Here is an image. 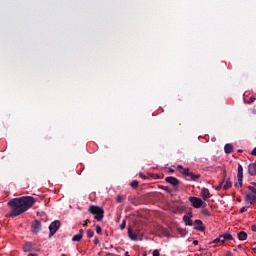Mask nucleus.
Returning <instances> with one entry per match:
<instances>
[{
  "label": "nucleus",
  "instance_id": "obj_1",
  "mask_svg": "<svg viewBox=\"0 0 256 256\" xmlns=\"http://www.w3.org/2000/svg\"><path fill=\"white\" fill-rule=\"evenodd\" d=\"M11 212L6 217H19L26 211H29L33 205H35V198L33 196H22L19 198H13L7 203Z\"/></svg>",
  "mask_w": 256,
  "mask_h": 256
},
{
  "label": "nucleus",
  "instance_id": "obj_2",
  "mask_svg": "<svg viewBox=\"0 0 256 256\" xmlns=\"http://www.w3.org/2000/svg\"><path fill=\"white\" fill-rule=\"evenodd\" d=\"M88 211L91 215H94V219H96V221H103V217L105 215L103 208L92 205L89 207Z\"/></svg>",
  "mask_w": 256,
  "mask_h": 256
},
{
  "label": "nucleus",
  "instance_id": "obj_3",
  "mask_svg": "<svg viewBox=\"0 0 256 256\" xmlns=\"http://www.w3.org/2000/svg\"><path fill=\"white\" fill-rule=\"evenodd\" d=\"M189 201L192 205V207H194V209H201V207H203V200H201V198H197V197H189Z\"/></svg>",
  "mask_w": 256,
  "mask_h": 256
},
{
  "label": "nucleus",
  "instance_id": "obj_4",
  "mask_svg": "<svg viewBox=\"0 0 256 256\" xmlns=\"http://www.w3.org/2000/svg\"><path fill=\"white\" fill-rule=\"evenodd\" d=\"M59 227H61V222H59V220H55L50 224L49 226L50 237L57 233V231L59 230Z\"/></svg>",
  "mask_w": 256,
  "mask_h": 256
},
{
  "label": "nucleus",
  "instance_id": "obj_5",
  "mask_svg": "<svg viewBox=\"0 0 256 256\" xmlns=\"http://www.w3.org/2000/svg\"><path fill=\"white\" fill-rule=\"evenodd\" d=\"M245 203L246 205H253V203H256V194L248 192L245 196Z\"/></svg>",
  "mask_w": 256,
  "mask_h": 256
},
{
  "label": "nucleus",
  "instance_id": "obj_6",
  "mask_svg": "<svg viewBox=\"0 0 256 256\" xmlns=\"http://www.w3.org/2000/svg\"><path fill=\"white\" fill-rule=\"evenodd\" d=\"M238 187H243V166L241 164H238Z\"/></svg>",
  "mask_w": 256,
  "mask_h": 256
},
{
  "label": "nucleus",
  "instance_id": "obj_7",
  "mask_svg": "<svg viewBox=\"0 0 256 256\" xmlns=\"http://www.w3.org/2000/svg\"><path fill=\"white\" fill-rule=\"evenodd\" d=\"M165 181H166V183H169L173 187H177V185H179V179H177L176 177H173V176L166 177Z\"/></svg>",
  "mask_w": 256,
  "mask_h": 256
},
{
  "label": "nucleus",
  "instance_id": "obj_8",
  "mask_svg": "<svg viewBox=\"0 0 256 256\" xmlns=\"http://www.w3.org/2000/svg\"><path fill=\"white\" fill-rule=\"evenodd\" d=\"M40 231H41V222H39V220H35L32 223V233L37 234Z\"/></svg>",
  "mask_w": 256,
  "mask_h": 256
},
{
  "label": "nucleus",
  "instance_id": "obj_9",
  "mask_svg": "<svg viewBox=\"0 0 256 256\" xmlns=\"http://www.w3.org/2000/svg\"><path fill=\"white\" fill-rule=\"evenodd\" d=\"M194 229H196V231H201V232L205 231V226H203V221L195 220Z\"/></svg>",
  "mask_w": 256,
  "mask_h": 256
},
{
  "label": "nucleus",
  "instance_id": "obj_10",
  "mask_svg": "<svg viewBox=\"0 0 256 256\" xmlns=\"http://www.w3.org/2000/svg\"><path fill=\"white\" fill-rule=\"evenodd\" d=\"M248 173H249V175H251L252 177H256V162L250 163V164L248 165Z\"/></svg>",
  "mask_w": 256,
  "mask_h": 256
},
{
  "label": "nucleus",
  "instance_id": "obj_11",
  "mask_svg": "<svg viewBox=\"0 0 256 256\" xmlns=\"http://www.w3.org/2000/svg\"><path fill=\"white\" fill-rule=\"evenodd\" d=\"M191 217H193V213H188L187 215L183 216V221L186 225H193V220H191Z\"/></svg>",
  "mask_w": 256,
  "mask_h": 256
},
{
  "label": "nucleus",
  "instance_id": "obj_12",
  "mask_svg": "<svg viewBox=\"0 0 256 256\" xmlns=\"http://www.w3.org/2000/svg\"><path fill=\"white\" fill-rule=\"evenodd\" d=\"M201 195H202V198H203L204 201H208V199H209V197L211 195V192H209V189L203 188L201 190Z\"/></svg>",
  "mask_w": 256,
  "mask_h": 256
},
{
  "label": "nucleus",
  "instance_id": "obj_13",
  "mask_svg": "<svg viewBox=\"0 0 256 256\" xmlns=\"http://www.w3.org/2000/svg\"><path fill=\"white\" fill-rule=\"evenodd\" d=\"M23 251H24V253H31V251H33V243L27 242V243L23 246Z\"/></svg>",
  "mask_w": 256,
  "mask_h": 256
},
{
  "label": "nucleus",
  "instance_id": "obj_14",
  "mask_svg": "<svg viewBox=\"0 0 256 256\" xmlns=\"http://www.w3.org/2000/svg\"><path fill=\"white\" fill-rule=\"evenodd\" d=\"M83 239V229L79 230V233L72 237V241L77 242Z\"/></svg>",
  "mask_w": 256,
  "mask_h": 256
},
{
  "label": "nucleus",
  "instance_id": "obj_15",
  "mask_svg": "<svg viewBox=\"0 0 256 256\" xmlns=\"http://www.w3.org/2000/svg\"><path fill=\"white\" fill-rule=\"evenodd\" d=\"M178 169H181L180 173H182V175H185L186 177H189V175H191L189 168H183L181 165H178Z\"/></svg>",
  "mask_w": 256,
  "mask_h": 256
},
{
  "label": "nucleus",
  "instance_id": "obj_16",
  "mask_svg": "<svg viewBox=\"0 0 256 256\" xmlns=\"http://www.w3.org/2000/svg\"><path fill=\"white\" fill-rule=\"evenodd\" d=\"M222 237V243H225V241H231L233 240V235L229 234V233H225L220 235Z\"/></svg>",
  "mask_w": 256,
  "mask_h": 256
},
{
  "label": "nucleus",
  "instance_id": "obj_17",
  "mask_svg": "<svg viewBox=\"0 0 256 256\" xmlns=\"http://www.w3.org/2000/svg\"><path fill=\"white\" fill-rule=\"evenodd\" d=\"M128 237L131 241H137V234L133 233L131 228H128Z\"/></svg>",
  "mask_w": 256,
  "mask_h": 256
},
{
  "label": "nucleus",
  "instance_id": "obj_18",
  "mask_svg": "<svg viewBox=\"0 0 256 256\" xmlns=\"http://www.w3.org/2000/svg\"><path fill=\"white\" fill-rule=\"evenodd\" d=\"M237 235L239 241H245V239H247V232L245 231H240Z\"/></svg>",
  "mask_w": 256,
  "mask_h": 256
},
{
  "label": "nucleus",
  "instance_id": "obj_19",
  "mask_svg": "<svg viewBox=\"0 0 256 256\" xmlns=\"http://www.w3.org/2000/svg\"><path fill=\"white\" fill-rule=\"evenodd\" d=\"M231 187H233V183L230 179H227L225 184L223 185L224 191H227V189H231Z\"/></svg>",
  "mask_w": 256,
  "mask_h": 256
},
{
  "label": "nucleus",
  "instance_id": "obj_20",
  "mask_svg": "<svg viewBox=\"0 0 256 256\" xmlns=\"http://www.w3.org/2000/svg\"><path fill=\"white\" fill-rule=\"evenodd\" d=\"M191 181H197V179H200L201 178V175L199 174H193L192 172H190L189 176Z\"/></svg>",
  "mask_w": 256,
  "mask_h": 256
},
{
  "label": "nucleus",
  "instance_id": "obj_21",
  "mask_svg": "<svg viewBox=\"0 0 256 256\" xmlns=\"http://www.w3.org/2000/svg\"><path fill=\"white\" fill-rule=\"evenodd\" d=\"M249 191H251V193H254V195H256V183L252 182L251 186H249Z\"/></svg>",
  "mask_w": 256,
  "mask_h": 256
},
{
  "label": "nucleus",
  "instance_id": "obj_22",
  "mask_svg": "<svg viewBox=\"0 0 256 256\" xmlns=\"http://www.w3.org/2000/svg\"><path fill=\"white\" fill-rule=\"evenodd\" d=\"M95 235V232L91 229L87 230V237L88 239H91Z\"/></svg>",
  "mask_w": 256,
  "mask_h": 256
},
{
  "label": "nucleus",
  "instance_id": "obj_23",
  "mask_svg": "<svg viewBox=\"0 0 256 256\" xmlns=\"http://www.w3.org/2000/svg\"><path fill=\"white\" fill-rule=\"evenodd\" d=\"M131 187H133V189H137V187L139 186V182L137 180H133L130 183Z\"/></svg>",
  "mask_w": 256,
  "mask_h": 256
},
{
  "label": "nucleus",
  "instance_id": "obj_24",
  "mask_svg": "<svg viewBox=\"0 0 256 256\" xmlns=\"http://www.w3.org/2000/svg\"><path fill=\"white\" fill-rule=\"evenodd\" d=\"M178 233H180V235H182V237H185L187 235V230L178 228Z\"/></svg>",
  "mask_w": 256,
  "mask_h": 256
},
{
  "label": "nucleus",
  "instance_id": "obj_25",
  "mask_svg": "<svg viewBox=\"0 0 256 256\" xmlns=\"http://www.w3.org/2000/svg\"><path fill=\"white\" fill-rule=\"evenodd\" d=\"M212 243H223V238L222 236L220 235L218 238H215Z\"/></svg>",
  "mask_w": 256,
  "mask_h": 256
},
{
  "label": "nucleus",
  "instance_id": "obj_26",
  "mask_svg": "<svg viewBox=\"0 0 256 256\" xmlns=\"http://www.w3.org/2000/svg\"><path fill=\"white\" fill-rule=\"evenodd\" d=\"M127 225V222L125 220L122 221V223L119 225V229H121V231H123V229H125Z\"/></svg>",
  "mask_w": 256,
  "mask_h": 256
},
{
  "label": "nucleus",
  "instance_id": "obj_27",
  "mask_svg": "<svg viewBox=\"0 0 256 256\" xmlns=\"http://www.w3.org/2000/svg\"><path fill=\"white\" fill-rule=\"evenodd\" d=\"M222 188H223V181H221L219 185L216 187V191H221Z\"/></svg>",
  "mask_w": 256,
  "mask_h": 256
},
{
  "label": "nucleus",
  "instance_id": "obj_28",
  "mask_svg": "<svg viewBox=\"0 0 256 256\" xmlns=\"http://www.w3.org/2000/svg\"><path fill=\"white\" fill-rule=\"evenodd\" d=\"M202 213H203V215H207V217H209V215H211V213H209V210H207V209H203Z\"/></svg>",
  "mask_w": 256,
  "mask_h": 256
},
{
  "label": "nucleus",
  "instance_id": "obj_29",
  "mask_svg": "<svg viewBox=\"0 0 256 256\" xmlns=\"http://www.w3.org/2000/svg\"><path fill=\"white\" fill-rule=\"evenodd\" d=\"M101 231H102L101 226L97 225L96 226V233H98V235H99V234H101Z\"/></svg>",
  "mask_w": 256,
  "mask_h": 256
},
{
  "label": "nucleus",
  "instance_id": "obj_30",
  "mask_svg": "<svg viewBox=\"0 0 256 256\" xmlns=\"http://www.w3.org/2000/svg\"><path fill=\"white\" fill-rule=\"evenodd\" d=\"M167 173H175V169L173 168H165Z\"/></svg>",
  "mask_w": 256,
  "mask_h": 256
},
{
  "label": "nucleus",
  "instance_id": "obj_31",
  "mask_svg": "<svg viewBox=\"0 0 256 256\" xmlns=\"http://www.w3.org/2000/svg\"><path fill=\"white\" fill-rule=\"evenodd\" d=\"M121 201H123V196L118 195L117 196V203H121Z\"/></svg>",
  "mask_w": 256,
  "mask_h": 256
},
{
  "label": "nucleus",
  "instance_id": "obj_32",
  "mask_svg": "<svg viewBox=\"0 0 256 256\" xmlns=\"http://www.w3.org/2000/svg\"><path fill=\"white\" fill-rule=\"evenodd\" d=\"M247 211V206H244L240 209V213H245Z\"/></svg>",
  "mask_w": 256,
  "mask_h": 256
},
{
  "label": "nucleus",
  "instance_id": "obj_33",
  "mask_svg": "<svg viewBox=\"0 0 256 256\" xmlns=\"http://www.w3.org/2000/svg\"><path fill=\"white\" fill-rule=\"evenodd\" d=\"M153 256H159V250H154L153 251Z\"/></svg>",
  "mask_w": 256,
  "mask_h": 256
},
{
  "label": "nucleus",
  "instance_id": "obj_34",
  "mask_svg": "<svg viewBox=\"0 0 256 256\" xmlns=\"http://www.w3.org/2000/svg\"><path fill=\"white\" fill-rule=\"evenodd\" d=\"M139 176L141 177V179H147V177H145V175H143V173H140Z\"/></svg>",
  "mask_w": 256,
  "mask_h": 256
},
{
  "label": "nucleus",
  "instance_id": "obj_35",
  "mask_svg": "<svg viewBox=\"0 0 256 256\" xmlns=\"http://www.w3.org/2000/svg\"><path fill=\"white\" fill-rule=\"evenodd\" d=\"M193 245H199V240H194Z\"/></svg>",
  "mask_w": 256,
  "mask_h": 256
},
{
  "label": "nucleus",
  "instance_id": "obj_36",
  "mask_svg": "<svg viewBox=\"0 0 256 256\" xmlns=\"http://www.w3.org/2000/svg\"><path fill=\"white\" fill-rule=\"evenodd\" d=\"M87 223H89V220H86V221L83 223V227H87Z\"/></svg>",
  "mask_w": 256,
  "mask_h": 256
},
{
  "label": "nucleus",
  "instance_id": "obj_37",
  "mask_svg": "<svg viewBox=\"0 0 256 256\" xmlns=\"http://www.w3.org/2000/svg\"><path fill=\"white\" fill-rule=\"evenodd\" d=\"M252 231H255V232H256V224H253V225H252Z\"/></svg>",
  "mask_w": 256,
  "mask_h": 256
},
{
  "label": "nucleus",
  "instance_id": "obj_38",
  "mask_svg": "<svg viewBox=\"0 0 256 256\" xmlns=\"http://www.w3.org/2000/svg\"><path fill=\"white\" fill-rule=\"evenodd\" d=\"M94 243H95V245H98L99 239L95 238V239H94Z\"/></svg>",
  "mask_w": 256,
  "mask_h": 256
},
{
  "label": "nucleus",
  "instance_id": "obj_39",
  "mask_svg": "<svg viewBox=\"0 0 256 256\" xmlns=\"http://www.w3.org/2000/svg\"><path fill=\"white\" fill-rule=\"evenodd\" d=\"M225 256H233V254H231V252H228Z\"/></svg>",
  "mask_w": 256,
  "mask_h": 256
},
{
  "label": "nucleus",
  "instance_id": "obj_40",
  "mask_svg": "<svg viewBox=\"0 0 256 256\" xmlns=\"http://www.w3.org/2000/svg\"><path fill=\"white\" fill-rule=\"evenodd\" d=\"M124 256H131V255H129V252H125Z\"/></svg>",
  "mask_w": 256,
  "mask_h": 256
}]
</instances>
